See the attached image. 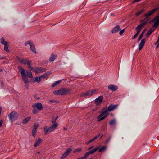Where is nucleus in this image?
Instances as JSON below:
<instances>
[{
  "label": "nucleus",
  "mask_w": 159,
  "mask_h": 159,
  "mask_svg": "<svg viewBox=\"0 0 159 159\" xmlns=\"http://www.w3.org/2000/svg\"><path fill=\"white\" fill-rule=\"evenodd\" d=\"M90 154L89 151L87 152H86L84 154V156L83 157V159H86L87 158L88 156Z\"/></svg>",
  "instance_id": "obj_35"
},
{
  "label": "nucleus",
  "mask_w": 159,
  "mask_h": 159,
  "mask_svg": "<svg viewBox=\"0 0 159 159\" xmlns=\"http://www.w3.org/2000/svg\"><path fill=\"white\" fill-rule=\"evenodd\" d=\"M50 102L52 103H54V101L53 100H51L50 101Z\"/></svg>",
  "instance_id": "obj_48"
},
{
  "label": "nucleus",
  "mask_w": 159,
  "mask_h": 159,
  "mask_svg": "<svg viewBox=\"0 0 159 159\" xmlns=\"http://www.w3.org/2000/svg\"><path fill=\"white\" fill-rule=\"evenodd\" d=\"M81 150H82V148H78L76 149L74 151V152H79Z\"/></svg>",
  "instance_id": "obj_37"
},
{
  "label": "nucleus",
  "mask_w": 159,
  "mask_h": 159,
  "mask_svg": "<svg viewBox=\"0 0 159 159\" xmlns=\"http://www.w3.org/2000/svg\"><path fill=\"white\" fill-rule=\"evenodd\" d=\"M33 42L30 41H28L25 42V45H26L28 44H29L30 46V44H31Z\"/></svg>",
  "instance_id": "obj_36"
},
{
  "label": "nucleus",
  "mask_w": 159,
  "mask_h": 159,
  "mask_svg": "<svg viewBox=\"0 0 159 159\" xmlns=\"http://www.w3.org/2000/svg\"><path fill=\"white\" fill-rule=\"evenodd\" d=\"M51 74V72H47L42 76H41V79H44L47 77L48 76L50 75Z\"/></svg>",
  "instance_id": "obj_22"
},
{
  "label": "nucleus",
  "mask_w": 159,
  "mask_h": 159,
  "mask_svg": "<svg viewBox=\"0 0 159 159\" xmlns=\"http://www.w3.org/2000/svg\"><path fill=\"white\" fill-rule=\"evenodd\" d=\"M157 44V46H156V48H158L159 47V38H158V39H157V42L155 43V44H157Z\"/></svg>",
  "instance_id": "obj_38"
},
{
  "label": "nucleus",
  "mask_w": 159,
  "mask_h": 159,
  "mask_svg": "<svg viewBox=\"0 0 159 159\" xmlns=\"http://www.w3.org/2000/svg\"><path fill=\"white\" fill-rule=\"evenodd\" d=\"M159 9V7L157 8L153 9L148 12L144 16L146 18H147L148 17L153 14L156 11Z\"/></svg>",
  "instance_id": "obj_10"
},
{
  "label": "nucleus",
  "mask_w": 159,
  "mask_h": 159,
  "mask_svg": "<svg viewBox=\"0 0 159 159\" xmlns=\"http://www.w3.org/2000/svg\"><path fill=\"white\" fill-rule=\"evenodd\" d=\"M99 148V147H98L96 148L91 150L89 151V153H90V154H93L94 153H95L98 150Z\"/></svg>",
  "instance_id": "obj_29"
},
{
  "label": "nucleus",
  "mask_w": 159,
  "mask_h": 159,
  "mask_svg": "<svg viewBox=\"0 0 159 159\" xmlns=\"http://www.w3.org/2000/svg\"><path fill=\"white\" fill-rule=\"evenodd\" d=\"M18 114L15 111H12L8 115V117L9 120L11 121L16 120L18 117Z\"/></svg>",
  "instance_id": "obj_6"
},
{
  "label": "nucleus",
  "mask_w": 159,
  "mask_h": 159,
  "mask_svg": "<svg viewBox=\"0 0 159 159\" xmlns=\"http://www.w3.org/2000/svg\"><path fill=\"white\" fill-rule=\"evenodd\" d=\"M8 46L9 44L5 45H4V50L7 52H9V50L8 48Z\"/></svg>",
  "instance_id": "obj_32"
},
{
  "label": "nucleus",
  "mask_w": 159,
  "mask_h": 159,
  "mask_svg": "<svg viewBox=\"0 0 159 159\" xmlns=\"http://www.w3.org/2000/svg\"><path fill=\"white\" fill-rule=\"evenodd\" d=\"M57 57V56L53 53H52L49 58V61L50 62H52L54 61Z\"/></svg>",
  "instance_id": "obj_18"
},
{
  "label": "nucleus",
  "mask_w": 159,
  "mask_h": 159,
  "mask_svg": "<svg viewBox=\"0 0 159 159\" xmlns=\"http://www.w3.org/2000/svg\"><path fill=\"white\" fill-rule=\"evenodd\" d=\"M158 38H159V37H158Z\"/></svg>",
  "instance_id": "obj_54"
},
{
  "label": "nucleus",
  "mask_w": 159,
  "mask_h": 159,
  "mask_svg": "<svg viewBox=\"0 0 159 159\" xmlns=\"http://www.w3.org/2000/svg\"><path fill=\"white\" fill-rule=\"evenodd\" d=\"M30 47L31 50L32 51V52L33 53H34L35 54H36L37 52L36 50L35 45L34 44L33 42L32 44H30Z\"/></svg>",
  "instance_id": "obj_21"
},
{
  "label": "nucleus",
  "mask_w": 159,
  "mask_h": 159,
  "mask_svg": "<svg viewBox=\"0 0 159 159\" xmlns=\"http://www.w3.org/2000/svg\"><path fill=\"white\" fill-rule=\"evenodd\" d=\"M117 106L116 105H110L108 107L107 110H105L97 117L98 121H99L104 120L108 115V112L112 111L116 108Z\"/></svg>",
  "instance_id": "obj_1"
},
{
  "label": "nucleus",
  "mask_w": 159,
  "mask_h": 159,
  "mask_svg": "<svg viewBox=\"0 0 159 159\" xmlns=\"http://www.w3.org/2000/svg\"><path fill=\"white\" fill-rule=\"evenodd\" d=\"M102 135L101 136V138L102 137Z\"/></svg>",
  "instance_id": "obj_53"
},
{
  "label": "nucleus",
  "mask_w": 159,
  "mask_h": 159,
  "mask_svg": "<svg viewBox=\"0 0 159 159\" xmlns=\"http://www.w3.org/2000/svg\"><path fill=\"white\" fill-rule=\"evenodd\" d=\"M116 120L115 119H113L110 120L109 122V125L111 126L116 124Z\"/></svg>",
  "instance_id": "obj_26"
},
{
  "label": "nucleus",
  "mask_w": 159,
  "mask_h": 159,
  "mask_svg": "<svg viewBox=\"0 0 159 159\" xmlns=\"http://www.w3.org/2000/svg\"><path fill=\"white\" fill-rule=\"evenodd\" d=\"M139 34V33L137 32L132 37V39H134L135 38L138 36Z\"/></svg>",
  "instance_id": "obj_40"
},
{
  "label": "nucleus",
  "mask_w": 159,
  "mask_h": 159,
  "mask_svg": "<svg viewBox=\"0 0 159 159\" xmlns=\"http://www.w3.org/2000/svg\"><path fill=\"white\" fill-rule=\"evenodd\" d=\"M94 146H92L91 147H90L89 148L88 150H90V149H92L93 147Z\"/></svg>",
  "instance_id": "obj_47"
},
{
  "label": "nucleus",
  "mask_w": 159,
  "mask_h": 159,
  "mask_svg": "<svg viewBox=\"0 0 159 159\" xmlns=\"http://www.w3.org/2000/svg\"><path fill=\"white\" fill-rule=\"evenodd\" d=\"M33 79L35 81H36L38 83L40 82L42 80L41 76L35 77Z\"/></svg>",
  "instance_id": "obj_27"
},
{
  "label": "nucleus",
  "mask_w": 159,
  "mask_h": 159,
  "mask_svg": "<svg viewBox=\"0 0 159 159\" xmlns=\"http://www.w3.org/2000/svg\"><path fill=\"white\" fill-rule=\"evenodd\" d=\"M40 152H37V153L38 154H40Z\"/></svg>",
  "instance_id": "obj_49"
},
{
  "label": "nucleus",
  "mask_w": 159,
  "mask_h": 159,
  "mask_svg": "<svg viewBox=\"0 0 159 159\" xmlns=\"http://www.w3.org/2000/svg\"><path fill=\"white\" fill-rule=\"evenodd\" d=\"M107 148V147L106 146H102L101 148L99 149L98 150L99 152H103L105 151Z\"/></svg>",
  "instance_id": "obj_28"
},
{
  "label": "nucleus",
  "mask_w": 159,
  "mask_h": 159,
  "mask_svg": "<svg viewBox=\"0 0 159 159\" xmlns=\"http://www.w3.org/2000/svg\"><path fill=\"white\" fill-rule=\"evenodd\" d=\"M41 139L39 138H38V139L37 140H36V141L34 143L33 145L34 147H36L38 146L41 143Z\"/></svg>",
  "instance_id": "obj_20"
},
{
  "label": "nucleus",
  "mask_w": 159,
  "mask_h": 159,
  "mask_svg": "<svg viewBox=\"0 0 159 159\" xmlns=\"http://www.w3.org/2000/svg\"><path fill=\"white\" fill-rule=\"evenodd\" d=\"M143 27L140 24L135 28V29L137 31V32L139 33Z\"/></svg>",
  "instance_id": "obj_25"
},
{
  "label": "nucleus",
  "mask_w": 159,
  "mask_h": 159,
  "mask_svg": "<svg viewBox=\"0 0 159 159\" xmlns=\"http://www.w3.org/2000/svg\"><path fill=\"white\" fill-rule=\"evenodd\" d=\"M19 70L20 71L21 74V72H23L24 74L25 75V77H28L29 78H32L33 77L32 74L31 72L28 71L24 69L22 67L19 66L18 67Z\"/></svg>",
  "instance_id": "obj_5"
},
{
  "label": "nucleus",
  "mask_w": 159,
  "mask_h": 159,
  "mask_svg": "<svg viewBox=\"0 0 159 159\" xmlns=\"http://www.w3.org/2000/svg\"><path fill=\"white\" fill-rule=\"evenodd\" d=\"M16 58L19 62L22 64H27L28 67L32 70V68L30 66L31 61L27 59H24L20 58L18 56L16 57Z\"/></svg>",
  "instance_id": "obj_4"
},
{
  "label": "nucleus",
  "mask_w": 159,
  "mask_h": 159,
  "mask_svg": "<svg viewBox=\"0 0 159 159\" xmlns=\"http://www.w3.org/2000/svg\"><path fill=\"white\" fill-rule=\"evenodd\" d=\"M69 92V90L66 89H63L60 90L53 91V93L55 95H64L66 94Z\"/></svg>",
  "instance_id": "obj_7"
},
{
  "label": "nucleus",
  "mask_w": 159,
  "mask_h": 159,
  "mask_svg": "<svg viewBox=\"0 0 159 159\" xmlns=\"http://www.w3.org/2000/svg\"><path fill=\"white\" fill-rule=\"evenodd\" d=\"M147 22L148 21L145 20H142V23L140 25L143 27Z\"/></svg>",
  "instance_id": "obj_30"
},
{
  "label": "nucleus",
  "mask_w": 159,
  "mask_h": 159,
  "mask_svg": "<svg viewBox=\"0 0 159 159\" xmlns=\"http://www.w3.org/2000/svg\"><path fill=\"white\" fill-rule=\"evenodd\" d=\"M100 136V135H98L97 136H95V137H94L93 139H92V140H93V141H94V140H96V139H97V138H98L99 136Z\"/></svg>",
  "instance_id": "obj_42"
},
{
  "label": "nucleus",
  "mask_w": 159,
  "mask_h": 159,
  "mask_svg": "<svg viewBox=\"0 0 159 159\" xmlns=\"http://www.w3.org/2000/svg\"><path fill=\"white\" fill-rule=\"evenodd\" d=\"M60 82H61V81L60 80L55 82V83H54L52 84V87H54L57 85L59 84L60 83Z\"/></svg>",
  "instance_id": "obj_34"
},
{
  "label": "nucleus",
  "mask_w": 159,
  "mask_h": 159,
  "mask_svg": "<svg viewBox=\"0 0 159 159\" xmlns=\"http://www.w3.org/2000/svg\"><path fill=\"white\" fill-rule=\"evenodd\" d=\"M120 26L119 25H116L111 30V32L113 33H114L118 32L120 29Z\"/></svg>",
  "instance_id": "obj_17"
},
{
  "label": "nucleus",
  "mask_w": 159,
  "mask_h": 159,
  "mask_svg": "<svg viewBox=\"0 0 159 159\" xmlns=\"http://www.w3.org/2000/svg\"><path fill=\"white\" fill-rule=\"evenodd\" d=\"M144 11V9H143L139 11H138L137 13L136 14V16H138L139 15H140L141 14L143 13Z\"/></svg>",
  "instance_id": "obj_31"
},
{
  "label": "nucleus",
  "mask_w": 159,
  "mask_h": 159,
  "mask_svg": "<svg viewBox=\"0 0 159 159\" xmlns=\"http://www.w3.org/2000/svg\"><path fill=\"white\" fill-rule=\"evenodd\" d=\"M145 31V30L141 33V34L139 36V38H138V41H139L141 39H142V37L143 36V34H144Z\"/></svg>",
  "instance_id": "obj_33"
},
{
  "label": "nucleus",
  "mask_w": 159,
  "mask_h": 159,
  "mask_svg": "<svg viewBox=\"0 0 159 159\" xmlns=\"http://www.w3.org/2000/svg\"><path fill=\"white\" fill-rule=\"evenodd\" d=\"M64 129H65V130H66V129L65 128H64Z\"/></svg>",
  "instance_id": "obj_52"
},
{
  "label": "nucleus",
  "mask_w": 159,
  "mask_h": 159,
  "mask_svg": "<svg viewBox=\"0 0 159 159\" xmlns=\"http://www.w3.org/2000/svg\"><path fill=\"white\" fill-rule=\"evenodd\" d=\"M3 70L2 69L0 68V72L2 71Z\"/></svg>",
  "instance_id": "obj_51"
},
{
  "label": "nucleus",
  "mask_w": 159,
  "mask_h": 159,
  "mask_svg": "<svg viewBox=\"0 0 159 159\" xmlns=\"http://www.w3.org/2000/svg\"><path fill=\"white\" fill-rule=\"evenodd\" d=\"M0 42L2 44L4 45L8 44L7 41L5 40V39L3 37H2L0 39Z\"/></svg>",
  "instance_id": "obj_23"
},
{
  "label": "nucleus",
  "mask_w": 159,
  "mask_h": 159,
  "mask_svg": "<svg viewBox=\"0 0 159 159\" xmlns=\"http://www.w3.org/2000/svg\"><path fill=\"white\" fill-rule=\"evenodd\" d=\"M1 87L2 88H3L4 87V85L3 84V83L2 82L1 83Z\"/></svg>",
  "instance_id": "obj_44"
},
{
  "label": "nucleus",
  "mask_w": 159,
  "mask_h": 159,
  "mask_svg": "<svg viewBox=\"0 0 159 159\" xmlns=\"http://www.w3.org/2000/svg\"><path fill=\"white\" fill-rule=\"evenodd\" d=\"M118 88L116 86L113 84L110 85L108 86V89L109 90H111L112 91H116Z\"/></svg>",
  "instance_id": "obj_13"
},
{
  "label": "nucleus",
  "mask_w": 159,
  "mask_h": 159,
  "mask_svg": "<svg viewBox=\"0 0 159 159\" xmlns=\"http://www.w3.org/2000/svg\"><path fill=\"white\" fill-rule=\"evenodd\" d=\"M33 113L34 114H36L38 113V111L36 109H34L32 111Z\"/></svg>",
  "instance_id": "obj_39"
},
{
  "label": "nucleus",
  "mask_w": 159,
  "mask_h": 159,
  "mask_svg": "<svg viewBox=\"0 0 159 159\" xmlns=\"http://www.w3.org/2000/svg\"><path fill=\"white\" fill-rule=\"evenodd\" d=\"M145 43V39H143L141 40L140 43L139 45V50H141L144 46Z\"/></svg>",
  "instance_id": "obj_14"
},
{
  "label": "nucleus",
  "mask_w": 159,
  "mask_h": 159,
  "mask_svg": "<svg viewBox=\"0 0 159 159\" xmlns=\"http://www.w3.org/2000/svg\"><path fill=\"white\" fill-rule=\"evenodd\" d=\"M21 77L24 83L25 84L26 88H27L28 85H27V84L29 82V80L26 77H25V75L24 74V73L23 72H21Z\"/></svg>",
  "instance_id": "obj_12"
},
{
  "label": "nucleus",
  "mask_w": 159,
  "mask_h": 159,
  "mask_svg": "<svg viewBox=\"0 0 159 159\" xmlns=\"http://www.w3.org/2000/svg\"><path fill=\"white\" fill-rule=\"evenodd\" d=\"M32 107L34 108H37L39 110H41L43 109V107L42 104L40 102L35 103L33 105Z\"/></svg>",
  "instance_id": "obj_9"
},
{
  "label": "nucleus",
  "mask_w": 159,
  "mask_h": 159,
  "mask_svg": "<svg viewBox=\"0 0 159 159\" xmlns=\"http://www.w3.org/2000/svg\"><path fill=\"white\" fill-rule=\"evenodd\" d=\"M31 118V116H29L24 119L22 121V123L23 124H26L28 121H29V120H30Z\"/></svg>",
  "instance_id": "obj_24"
},
{
  "label": "nucleus",
  "mask_w": 159,
  "mask_h": 159,
  "mask_svg": "<svg viewBox=\"0 0 159 159\" xmlns=\"http://www.w3.org/2000/svg\"><path fill=\"white\" fill-rule=\"evenodd\" d=\"M3 120H0V127L2 126V124Z\"/></svg>",
  "instance_id": "obj_45"
},
{
  "label": "nucleus",
  "mask_w": 159,
  "mask_h": 159,
  "mask_svg": "<svg viewBox=\"0 0 159 159\" xmlns=\"http://www.w3.org/2000/svg\"><path fill=\"white\" fill-rule=\"evenodd\" d=\"M114 13H111V16H113L114 15Z\"/></svg>",
  "instance_id": "obj_50"
},
{
  "label": "nucleus",
  "mask_w": 159,
  "mask_h": 159,
  "mask_svg": "<svg viewBox=\"0 0 159 159\" xmlns=\"http://www.w3.org/2000/svg\"><path fill=\"white\" fill-rule=\"evenodd\" d=\"M150 22H154V23L146 34L147 37H149L159 25V14L156 16Z\"/></svg>",
  "instance_id": "obj_2"
},
{
  "label": "nucleus",
  "mask_w": 159,
  "mask_h": 159,
  "mask_svg": "<svg viewBox=\"0 0 159 159\" xmlns=\"http://www.w3.org/2000/svg\"><path fill=\"white\" fill-rule=\"evenodd\" d=\"M52 123L53 124L52 125L48 127L47 126H45L43 128V130L44 132V135H46L48 133L52 132L58 126V124L56 123L55 121H52Z\"/></svg>",
  "instance_id": "obj_3"
},
{
  "label": "nucleus",
  "mask_w": 159,
  "mask_h": 159,
  "mask_svg": "<svg viewBox=\"0 0 159 159\" xmlns=\"http://www.w3.org/2000/svg\"><path fill=\"white\" fill-rule=\"evenodd\" d=\"M93 141V140H92V139H91L89 141L87 142L86 143H85V144L86 145H88L91 142H92Z\"/></svg>",
  "instance_id": "obj_43"
},
{
  "label": "nucleus",
  "mask_w": 159,
  "mask_h": 159,
  "mask_svg": "<svg viewBox=\"0 0 159 159\" xmlns=\"http://www.w3.org/2000/svg\"><path fill=\"white\" fill-rule=\"evenodd\" d=\"M110 140V138H109L105 142V143H107Z\"/></svg>",
  "instance_id": "obj_46"
},
{
  "label": "nucleus",
  "mask_w": 159,
  "mask_h": 159,
  "mask_svg": "<svg viewBox=\"0 0 159 159\" xmlns=\"http://www.w3.org/2000/svg\"><path fill=\"white\" fill-rule=\"evenodd\" d=\"M103 100L102 96H101L98 97L95 100V102L97 105L99 104Z\"/></svg>",
  "instance_id": "obj_19"
},
{
  "label": "nucleus",
  "mask_w": 159,
  "mask_h": 159,
  "mask_svg": "<svg viewBox=\"0 0 159 159\" xmlns=\"http://www.w3.org/2000/svg\"><path fill=\"white\" fill-rule=\"evenodd\" d=\"M39 126V125L37 124H35L33 126V128L32 129V134L33 136L35 138V134L37 132V128Z\"/></svg>",
  "instance_id": "obj_11"
},
{
  "label": "nucleus",
  "mask_w": 159,
  "mask_h": 159,
  "mask_svg": "<svg viewBox=\"0 0 159 159\" xmlns=\"http://www.w3.org/2000/svg\"><path fill=\"white\" fill-rule=\"evenodd\" d=\"M46 71V70L45 68L41 67L36 68L34 70V71L36 73L43 72Z\"/></svg>",
  "instance_id": "obj_15"
},
{
  "label": "nucleus",
  "mask_w": 159,
  "mask_h": 159,
  "mask_svg": "<svg viewBox=\"0 0 159 159\" xmlns=\"http://www.w3.org/2000/svg\"><path fill=\"white\" fill-rule=\"evenodd\" d=\"M97 91L96 89H93L90 91L89 90L85 93H84L82 94L83 96H91L93 94L95 93V92Z\"/></svg>",
  "instance_id": "obj_8"
},
{
  "label": "nucleus",
  "mask_w": 159,
  "mask_h": 159,
  "mask_svg": "<svg viewBox=\"0 0 159 159\" xmlns=\"http://www.w3.org/2000/svg\"><path fill=\"white\" fill-rule=\"evenodd\" d=\"M71 151V149L70 148H68L62 155L61 158H65L69 154L70 152Z\"/></svg>",
  "instance_id": "obj_16"
},
{
  "label": "nucleus",
  "mask_w": 159,
  "mask_h": 159,
  "mask_svg": "<svg viewBox=\"0 0 159 159\" xmlns=\"http://www.w3.org/2000/svg\"><path fill=\"white\" fill-rule=\"evenodd\" d=\"M125 28H124L122 30H121L120 31V32H119V34L120 35H121L123 34V33L125 31Z\"/></svg>",
  "instance_id": "obj_41"
}]
</instances>
